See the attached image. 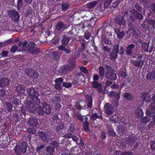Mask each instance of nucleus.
Wrapping results in <instances>:
<instances>
[{"label":"nucleus","mask_w":155,"mask_h":155,"mask_svg":"<svg viewBox=\"0 0 155 155\" xmlns=\"http://www.w3.org/2000/svg\"><path fill=\"white\" fill-rule=\"evenodd\" d=\"M27 43L26 41H20L18 43V45L19 47H20V51H28L30 53L34 48V47H35V44L33 42H29L27 46Z\"/></svg>","instance_id":"1"},{"label":"nucleus","mask_w":155,"mask_h":155,"mask_svg":"<svg viewBox=\"0 0 155 155\" xmlns=\"http://www.w3.org/2000/svg\"><path fill=\"white\" fill-rule=\"evenodd\" d=\"M28 144L25 142H22L20 146L17 145L14 149L15 153L17 155H21V153H25Z\"/></svg>","instance_id":"2"},{"label":"nucleus","mask_w":155,"mask_h":155,"mask_svg":"<svg viewBox=\"0 0 155 155\" xmlns=\"http://www.w3.org/2000/svg\"><path fill=\"white\" fill-rule=\"evenodd\" d=\"M42 109L40 106L38 107L37 112L40 115H43L44 112L49 114L51 113V109L49 105L46 103L45 102L43 104Z\"/></svg>","instance_id":"3"},{"label":"nucleus","mask_w":155,"mask_h":155,"mask_svg":"<svg viewBox=\"0 0 155 155\" xmlns=\"http://www.w3.org/2000/svg\"><path fill=\"white\" fill-rule=\"evenodd\" d=\"M25 107L26 109L28 111L31 112H33L36 110V106L31 101H26L25 102Z\"/></svg>","instance_id":"4"},{"label":"nucleus","mask_w":155,"mask_h":155,"mask_svg":"<svg viewBox=\"0 0 155 155\" xmlns=\"http://www.w3.org/2000/svg\"><path fill=\"white\" fill-rule=\"evenodd\" d=\"M105 111L107 114L110 115L113 112V107L110 104L107 103L104 106Z\"/></svg>","instance_id":"5"},{"label":"nucleus","mask_w":155,"mask_h":155,"mask_svg":"<svg viewBox=\"0 0 155 155\" xmlns=\"http://www.w3.org/2000/svg\"><path fill=\"white\" fill-rule=\"evenodd\" d=\"M110 96L112 97H114L116 101L114 100L112 102L116 106H117L118 105V101L120 98V94L118 93H115L114 92H111L110 93Z\"/></svg>","instance_id":"6"},{"label":"nucleus","mask_w":155,"mask_h":155,"mask_svg":"<svg viewBox=\"0 0 155 155\" xmlns=\"http://www.w3.org/2000/svg\"><path fill=\"white\" fill-rule=\"evenodd\" d=\"M10 15L14 21H16L19 19V16L15 11L12 10L9 12Z\"/></svg>","instance_id":"7"},{"label":"nucleus","mask_w":155,"mask_h":155,"mask_svg":"<svg viewBox=\"0 0 155 155\" xmlns=\"http://www.w3.org/2000/svg\"><path fill=\"white\" fill-rule=\"evenodd\" d=\"M27 94L30 98H32L35 97V95H36V94H38L37 91L33 88H29L26 89Z\"/></svg>","instance_id":"8"},{"label":"nucleus","mask_w":155,"mask_h":155,"mask_svg":"<svg viewBox=\"0 0 155 155\" xmlns=\"http://www.w3.org/2000/svg\"><path fill=\"white\" fill-rule=\"evenodd\" d=\"M39 135L43 141L46 142H48L49 141L50 139L49 137L45 132H40L39 133Z\"/></svg>","instance_id":"9"},{"label":"nucleus","mask_w":155,"mask_h":155,"mask_svg":"<svg viewBox=\"0 0 155 155\" xmlns=\"http://www.w3.org/2000/svg\"><path fill=\"white\" fill-rule=\"evenodd\" d=\"M116 22L119 25H124L126 21L124 19L122 16L117 17L115 18Z\"/></svg>","instance_id":"10"},{"label":"nucleus","mask_w":155,"mask_h":155,"mask_svg":"<svg viewBox=\"0 0 155 155\" xmlns=\"http://www.w3.org/2000/svg\"><path fill=\"white\" fill-rule=\"evenodd\" d=\"M131 62L137 67H141L143 64L144 61L141 60L134 61L131 60Z\"/></svg>","instance_id":"11"},{"label":"nucleus","mask_w":155,"mask_h":155,"mask_svg":"<svg viewBox=\"0 0 155 155\" xmlns=\"http://www.w3.org/2000/svg\"><path fill=\"white\" fill-rule=\"evenodd\" d=\"M28 123L30 126L34 127H35L38 124V120L36 119L32 118L29 120Z\"/></svg>","instance_id":"12"},{"label":"nucleus","mask_w":155,"mask_h":155,"mask_svg":"<svg viewBox=\"0 0 155 155\" xmlns=\"http://www.w3.org/2000/svg\"><path fill=\"white\" fill-rule=\"evenodd\" d=\"M106 77L107 78L113 80H115L117 78L116 74L112 72H109L107 73Z\"/></svg>","instance_id":"13"},{"label":"nucleus","mask_w":155,"mask_h":155,"mask_svg":"<svg viewBox=\"0 0 155 155\" xmlns=\"http://www.w3.org/2000/svg\"><path fill=\"white\" fill-rule=\"evenodd\" d=\"M25 88L23 86L21 85H18L16 87V91L19 95L21 94H23L24 92Z\"/></svg>","instance_id":"14"},{"label":"nucleus","mask_w":155,"mask_h":155,"mask_svg":"<svg viewBox=\"0 0 155 155\" xmlns=\"http://www.w3.org/2000/svg\"><path fill=\"white\" fill-rule=\"evenodd\" d=\"M10 83V81L8 79L5 78H3L1 80V86L4 87L8 85Z\"/></svg>","instance_id":"15"},{"label":"nucleus","mask_w":155,"mask_h":155,"mask_svg":"<svg viewBox=\"0 0 155 155\" xmlns=\"http://www.w3.org/2000/svg\"><path fill=\"white\" fill-rule=\"evenodd\" d=\"M114 31L119 38H122L124 35V32L123 31L120 32V30L118 28H115Z\"/></svg>","instance_id":"16"},{"label":"nucleus","mask_w":155,"mask_h":155,"mask_svg":"<svg viewBox=\"0 0 155 155\" xmlns=\"http://www.w3.org/2000/svg\"><path fill=\"white\" fill-rule=\"evenodd\" d=\"M98 3L97 1H94L86 4L87 7L89 8H92L94 7Z\"/></svg>","instance_id":"17"},{"label":"nucleus","mask_w":155,"mask_h":155,"mask_svg":"<svg viewBox=\"0 0 155 155\" xmlns=\"http://www.w3.org/2000/svg\"><path fill=\"white\" fill-rule=\"evenodd\" d=\"M86 100L87 102V106L88 108H91L92 105V98L88 95L86 96Z\"/></svg>","instance_id":"18"},{"label":"nucleus","mask_w":155,"mask_h":155,"mask_svg":"<svg viewBox=\"0 0 155 155\" xmlns=\"http://www.w3.org/2000/svg\"><path fill=\"white\" fill-rule=\"evenodd\" d=\"M27 132L28 134H27L28 137H27V139L29 140H30L31 138V135L29 134H35L36 133V131L33 129L29 128L27 130Z\"/></svg>","instance_id":"19"},{"label":"nucleus","mask_w":155,"mask_h":155,"mask_svg":"<svg viewBox=\"0 0 155 155\" xmlns=\"http://www.w3.org/2000/svg\"><path fill=\"white\" fill-rule=\"evenodd\" d=\"M142 98L144 101L149 102L150 101V97L148 94L145 93L142 96Z\"/></svg>","instance_id":"20"},{"label":"nucleus","mask_w":155,"mask_h":155,"mask_svg":"<svg viewBox=\"0 0 155 155\" xmlns=\"http://www.w3.org/2000/svg\"><path fill=\"white\" fill-rule=\"evenodd\" d=\"M38 94H36L33 98H31L37 105H39L40 103V100L38 98Z\"/></svg>","instance_id":"21"},{"label":"nucleus","mask_w":155,"mask_h":155,"mask_svg":"<svg viewBox=\"0 0 155 155\" xmlns=\"http://www.w3.org/2000/svg\"><path fill=\"white\" fill-rule=\"evenodd\" d=\"M134 45L132 44L127 47V54L129 55H130L131 54V51L132 49L134 48Z\"/></svg>","instance_id":"22"},{"label":"nucleus","mask_w":155,"mask_h":155,"mask_svg":"<svg viewBox=\"0 0 155 155\" xmlns=\"http://www.w3.org/2000/svg\"><path fill=\"white\" fill-rule=\"evenodd\" d=\"M135 113L136 117L137 118L141 117L143 116V111L140 109L137 110L136 111Z\"/></svg>","instance_id":"23"},{"label":"nucleus","mask_w":155,"mask_h":155,"mask_svg":"<svg viewBox=\"0 0 155 155\" xmlns=\"http://www.w3.org/2000/svg\"><path fill=\"white\" fill-rule=\"evenodd\" d=\"M102 2L104 3V8H107L110 5L112 0H101Z\"/></svg>","instance_id":"24"},{"label":"nucleus","mask_w":155,"mask_h":155,"mask_svg":"<svg viewBox=\"0 0 155 155\" xmlns=\"http://www.w3.org/2000/svg\"><path fill=\"white\" fill-rule=\"evenodd\" d=\"M132 11L134 12L135 13L134 15H132V16H134V17L139 19H142L143 18V16L141 14L138 13L137 12L133 10Z\"/></svg>","instance_id":"25"},{"label":"nucleus","mask_w":155,"mask_h":155,"mask_svg":"<svg viewBox=\"0 0 155 155\" xmlns=\"http://www.w3.org/2000/svg\"><path fill=\"white\" fill-rule=\"evenodd\" d=\"M56 28L58 30H60L64 28V25L62 22H60L57 24Z\"/></svg>","instance_id":"26"},{"label":"nucleus","mask_w":155,"mask_h":155,"mask_svg":"<svg viewBox=\"0 0 155 155\" xmlns=\"http://www.w3.org/2000/svg\"><path fill=\"white\" fill-rule=\"evenodd\" d=\"M40 49L35 46L34 47V48L31 51L30 53L35 54H37L40 52Z\"/></svg>","instance_id":"27"},{"label":"nucleus","mask_w":155,"mask_h":155,"mask_svg":"<svg viewBox=\"0 0 155 155\" xmlns=\"http://www.w3.org/2000/svg\"><path fill=\"white\" fill-rule=\"evenodd\" d=\"M98 72L100 76H103L104 74V69L102 67L99 68Z\"/></svg>","instance_id":"28"},{"label":"nucleus","mask_w":155,"mask_h":155,"mask_svg":"<svg viewBox=\"0 0 155 155\" xmlns=\"http://www.w3.org/2000/svg\"><path fill=\"white\" fill-rule=\"evenodd\" d=\"M124 97L126 99L128 100H131L132 99V95L129 93H124Z\"/></svg>","instance_id":"29"},{"label":"nucleus","mask_w":155,"mask_h":155,"mask_svg":"<svg viewBox=\"0 0 155 155\" xmlns=\"http://www.w3.org/2000/svg\"><path fill=\"white\" fill-rule=\"evenodd\" d=\"M155 78V76L154 74L149 73L147 76V78L150 80H154Z\"/></svg>","instance_id":"30"},{"label":"nucleus","mask_w":155,"mask_h":155,"mask_svg":"<svg viewBox=\"0 0 155 155\" xmlns=\"http://www.w3.org/2000/svg\"><path fill=\"white\" fill-rule=\"evenodd\" d=\"M148 45L149 44L146 43H143L142 44V47L145 51H148Z\"/></svg>","instance_id":"31"},{"label":"nucleus","mask_w":155,"mask_h":155,"mask_svg":"<svg viewBox=\"0 0 155 155\" xmlns=\"http://www.w3.org/2000/svg\"><path fill=\"white\" fill-rule=\"evenodd\" d=\"M69 40V38L68 37L64 38L62 40V44L66 45L68 43Z\"/></svg>","instance_id":"32"},{"label":"nucleus","mask_w":155,"mask_h":155,"mask_svg":"<svg viewBox=\"0 0 155 155\" xmlns=\"http://www.w3.org/2000/svg\"><path fill=\"white\" fill-rule=\"evenodd\" d=\"M88 122L87 121H85L84 122L83 124V127L84 128V130L86 131H87L88 130Z\"/></svg>","instance_id":"33"},{"label":"nucleus","mask_w":155,"mask_h":155,"mask_svg":"<svg viewBox=\"0 0 155 155\" xmlns=\"http://www.w3.org/2000/svg\"><path fill=\"white\" fill-rule=\"evenodd\" d=\"M27 74L30 76V74H31L33 72H34V70L31 69H27L25 71Z\"/></svg>","instance_id":"34"},{"label":"nucleus","mask_w":155,"mask_h":155,"mask_svg":"<svg viewBox=\"0 0 155 155\" xmlns=\"http://www.w3.org/2000/svg\"><path fill=\"white\" fill-rule=\"evenodd\" d=\"M91 118L95 120L97 118H100L101 119H102V117L101 116H98L97 113H94L93 114Z\"/></svg>","instance_id":"35"},{"label":"nucleus","mask_w":155,"mask_h":155,"mask_svg":"<svg viewBox=\"0 0 155 155\" xmlns=\"http://www.w3.org/2000/svg\"><path fill=\"white\" fill-rule=\"evenodd\" d=\"M150 119L149 117H144L141 119V121L142 123H146L149 121Z\"/></svg>","instance_id":"36"},{"label":"nucleus","mask_w":155,"mask_h":155,"mask_svg":"<svg viewBox=\"0 0 155 155\" xmlns=\"http://www.w3.org/2000/svg\"><path fill=\"white\" fill-rule=\"evenodd\" d=\"M117 53L114 51L111 52L110 55L112 59H115L117 58Z\"/></svg>","instance_id":"37"},{"label":"nucleus","mask_w":155,"mask_h":155,"mask_svg":"<svg viewBox=\"0 0 155 155\" xmlns=\"http://www.w3.org/2000/svg\"><path fill=\"white\" fill-rule=\"evenodd\" d=\"M68 7V4L67 3L62 4V10L65 11Z\"/></svg>","instance_id":"38"},{"label":"nucleus","mask_w":155,"mask_h":155,"mask_svg":"<svg viewBox=\"0 0 155 155\" xmlns=\"http://www.w3.org/2000/svg\"><path fill=\"white\" fill-rule=\"evenodd\" d=\"M63 82V79L61 78H57L55 80L56 84H61Z\"/></svg>","instance_id":"39"},{"label":"nucleus","mask_w":155,"mask_h":155,"mask_svg":"<svg viewBox=\"0 0 155 155\" xmlns=\"http://www.w3.org/2000/svg\"><path fill=\"white\" fill-rule=\"evenodd\" d=\"M47 151L50 153H53L54 151V149L51 147H47L46 149Z\"/></svg>","instance_id":"40"},{"label":"nucleus","mask_w":155,"mask_h":155,"mask_svg":"<svg viewBox=\"0 0 155 155\" xmlns=\"http://www.w3.org/2000/svg\"><path fill=\"white\" fill-rule=\"evenodd\" d=\"M17 48L18 47L16 45H14L11 48L10 51L12 53H14L16 51Z\"/></svg>","instance_id":"41"},{"label":"nucleus","mask_w":155,"mask_h":155,"mask_svg":"<svg viewBox=\"0 0 155 155\" xmlns=\"http://www.w3.org/2000/svg\"><path fill=\"white\" fill-rule=\"evenodd\" d=\"M30 76L32 77L35 78H37L38 76V73L37 72L34 71V72H33L32 74H30Z\"/></svg>","instance_id":"42"},{"label":"nucleus","mask_w":155,"mask_h":155,"mask_svg":"<svg viewBox=\"0 0 155 155\" xmlns=\"http://www.w3.org/2000/svg\"><path fill=\"white\" fill-rule=\"evenodd\" d=\"M54 87L57 90L59 91L61 90L62 88L61 84H55Z\"/></svg>","instance_id":"43"},{"label":"nucleus","mask_w":155,"mask_h":155,"mask_svg":"<svg viewBox=\"0 0 155 155\" xmlns=\"http://www.w3.org/2000/svg\"><path fill=\"white\" fill-rule=\"evenodd\" d=\"M64 127V125L63 124L59 125L57 127L56 130L57 131H59L63 129Z\"/></svg>","instance_id":"44"},{"label":"nucleus","mask_w":155,"mask_h":155,"mask_svg":"<svg viewBox=\"0 0 155 155\" xmlns=\"http://www.w3.org/2000/svg\"><path fill=\"white\" fill-rule=\"evenodd\" d=\"M72 85V84L71 83H67L66 82H64L63 83V86L64 87H71Z\"/></svg>","instance_id":"45"},{"label":"nucleus","mask_w":155,"mask_h":155,"mask_svg":"<svg viewBox=\"0 0 155 155\" xmlns=\"http://www.w3.org/2000/svg\"><path fill=\"white\" fill-rule=\"evenodd\" d=\"M119 75L122 78H125L127 76V74L125 72L120 71L119 72Z\"/></svg>","instance_id":"46"},{"label":"nucleus","mask_w":155,"mask_h":155,"mask_svg":"<svg viewBox=\"0 0 155 155\" xmlns=\"http://www.w3.org/2000/svg\"><path fill=\"white\" fill-rule=\"evenodd\" d=\"M100 85V84L96 81H94L92 83L93 86L95 87H98Z\"/></svg>","instance_id":"47"},{"label":"nucleus","mask_w":155,"mask_h":155,"mask_svg":"<svg viewBox=\"0 0 155 155\" xmlns=\"http://www.w3.org/2000/svg\"><path fill=\"white\" fill-rule=\"evenodd\" d=\"M44 146L42 145H41L40 146H38L36 148V150L37 151H41L42 150L43 148H44Z\"/></svg>","instance_id":"48"},{"label":"nucleus","mask_w":155,"mask_h":155,"mask_svg":"<svg viewBox=\"0 0 155 155\" xmlns=\"http://www.w3.org/2000/svg\"><path fill=\"white\" fill-rule=\"evenodd\" d=\"M79 103L82 109L85 107L86 104L85 102L84 101H81Z\"/></svg>","instance_id":"49"},{"label":"nucleus","mask_w":155,"mask_h":155,"mask_svg":"<svg viewBox=\"0 0 155 155\" xmlns=\"http://www.w3.org/2000/svg\"><path fill=\"white\" fill-rule=\"evenodd\" d=\"M80 70L83 73L87 74V69L84 67H81L80 68Z\"/></svg>","instance_id":"50"},{"label":"nucleus","mask_w":155,"mask_h":155,"mask_svg":"<svg viewBox=\"0 0 155 155\" xmlns=\"http://www.w3.org/2000/svg\"><path fill=\"white\" fill-rule=\"evenodd\" d=\"M6 105L7 107L8 110H12V108L11 104L8 103H6Z\"/></svg>","instance_id":"51"},{"label":"nucleus","mask_w":155,"mask_h":155,"mask_svg":"<svg viewBox=\"0 0 155 155\" xmlns=\"http://www.w3.org/2000/svg\"><path fill=\"white\" fill-rule=\"evenodd\" d=\"M150 144L151 148L153 150H155V141L151 142Z\"/></svg>","instance_id":"52"},{"label":"nucleus","mask_w":155,"mask_h":155,"mask_svg":"<svg viewBox=\"0 0 155 155\" xmlns=\"http://www.w3.org/2000/svg\"><path fill=\"white\" fill-rule=\"evenodd\" d=\"M109 134L111 136H114L116 135V133L113 130H109Z\"/></svg>","instance_id":"53"},{"label":"nucleus","mask_w":155,"mask_h":155,"mask_svg":"<svg viewBox=\"0 0 155 155\" xmlns=\"http://www.w3.org/2000/svg\"><path fill=\"white\" fill-rule=\"evenodd\" d=\"M5 92L4 90L1 89L0 90V96H3L5 95Z\"/></svg>","instance_id":"54"},{"label":"nucleus","mask_w":155,"mask_h":155,"mask_svg":"<svg viewBox=\"0 0 155 155\" xmlns=\"http://www.w3.org/2000/svg\"><path fill=\"white\" fill-rule=\"evenodd\" d=\"M52 145L54 148H56L58 147V144L57 142L54 141L52 143Z\"/></svg>","instance_id":"55"},{"label":"nucleus","mask_w":155,"mask_h":155,"mask_svg":"<svg viewBox=\"0 0 155 155\" xmlns=\"http://www.w3.org/2000/svg\"><path fill=\"white\" fill-rule=\"evenodd\" d=\"M118 46L117 45H115L114 46V51L115 52H117Z\"/></svg>","instance_id":"56"},{"label":"nucleus","mask_w":155,"mask_h":155,"mask_svg":"<svg viewBox=\"0 0 155 155\" xmlns=\"http://www.w3.org/2000/svg\"><path fill=\"white\" fill-rule=\"evenodd\" d=\"M75 107L76 108L79 109H81L82 108L81 107L80 105V103H77L75 105Z\"/></svg>","instance_id":"57"},{"label":"nucleus","mask_w":155,"mask_h":155,"mask_svg":"<svg viewBox=\"0 0 155 155\" xmlns=\"http://www.w3.org/2000/svg\"><path fill=\"white\" fill-rule=\"evenodd\" d=\"M8 54V52L7 51H3L2 53V55L4 57L6 56Z\"/></svg>","instance_id":"58"},{"label":"nucleus","mask_w":155,"mask_h":155,"mask_svg":"<svg viewBox=\"0 0 155 155\" xmlns=\"http://www.w3.org/2000/svg\"><path fill=\"white\" fill-rule=\"evenodd\" d=\"M61 105L60 104L58 103H56L55 105V107L56 109H59L61 107Z\"/></svg>","instance_id":"59"},{"label":"nucleus","mask_w":155,"mask_h":155,"mask_svg":"<svg viewBox=\"0 0 155 155\" xmlns=\"http://www.w3.org/2000/svg\"><path fill=\"white\" fill-rule=\"evenodd\" d=\"M101 136L102 138H105L106 137L105 133L104 132H102L101 133Z\"/></svg>","instance_id":"60"},{"label":"nucleus","mask_w":155,"mask_h":155,"mask_svg":"<svg viewBox=\"0 0 155 155\" xmlns=\"http://www.w3.org/2000/svg\"><path fill=\"white\" fill-rule=\"evenodd\" d=\"M118 52L120 54H123L124 52V49L122 47H120L118 51Z\"/></svg>","instance_id":"61"},{"label":"nucleus","mask_w":155,"mask_h":155,"mask_svg":"<svg viewBox=\"0 0 155 155\" xmlns=\"http://www.w3.org/2000/svg\"><path fill=\"white\" fill-rule=\"evenodd\" d=\"M93 78L94 81H96L98 80L99 79V77L98 75L97 74L95 75L94 77Z\"/></svg>","instance_id":"62"},{"label":"nucleus","mask_w":155,"mask_h":155,"mask_svg":"<svg viewBox=\"0 0 155 155\" xmlns=\"http://www.w3.org/2000/svg\"><path fill=\"white\" fill-rule=\"evenodd\" d=\"M22 4V0H18V5L21 6Z\"/></svg>","instance_id":"63"},{"label":"nucleus","mask_w":155,"mask_h":155,"mask_svg":"<svg viewBox=\"0 0 155 155\" xmlns=\"http://www.w3.org/2000/svg\"><path fill=\"white\" fill-rule=\"evenodd\" d=\"M97 90L100 93H102L103 92L101 87L100 85H99V87H97Z\"/></svg>","instance_id":"64"}]
</instances>
